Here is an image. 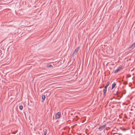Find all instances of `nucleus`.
Returning a JSON list of instances; mask_svg holds the SVG:
<instances>
[{
  "label": "nucleus",
  "instance_id": "obj_1",
  "mask_svg": "<svg viewBox=\"0 0 135 135\" xmlns=\"http://www.w3.org/2000/svg\"><path fill=\"white\" fill-rule=\"evenodd\" d=\"M79 48L80 47L79 46L75 50L74 52L73 53V56H74L77 54V53L78 51V50Z\"/></svg>",
  "mask_w": 135,
  "mask_h": 135
},
{
  "label": "nucleus",
  "instance_id": "obj_2",
  "mask_svg": "<svg viewBox=\"0 0 135 135\" xmlns=\"http://www.w3.org/2000/svg\"><path fill=\"white\" fill-rule=\"evenodd\" d=\"M106 125L105 124L103 125L98 128V129L99 131H101L105 127Z\"/></svg>",
  "mask_w": 135,
  "mask_h": 135
},
{
  "label": "nucleus",
  "instance_id": "obj_3",
  "mask_svg": "<svg viewBox=\"0 0 135 135\" xmlns=\"http://www.w3.org/2000/svg\"><path fill=\"white\" fill-rule=\"evenodd\" d=\"M61 113L60 112L57 113L55 115V118L56 119L59 118L60 116Z\"/></svg>",
  "mask_w": 135,
  "mask_h": 135
},
{
  "label": "nucleus",
  "instance_id": "obj_4",
  "mask_svg": "<svg viewBox=\"0 0 135 135\" xmlns=\"http://www.w3.org/2000/svg\"><path fill=\"white\" fill-rule=\"evenodd\" d=\"M121 69V67H119L117 69L115 70L114 72V73H117L118 71H120Z\"/></svg>",
  "mask_w": 135,
  "mask_h": 135
},
{
  "label": "nucleus",
  "instance_id": "obj_5",
  "mask_svg": "<svg viewBox=\"0 0 135 135\" xmlns=\"http://www.w3.org/2000/svg\"><path fill=\"white\" fill-rule=\"evenodd\" d=\"M107 90V88H106L104 87L103 89V92L104 93L103 95L104 96H105V93H106Z\"/></svg>",
  "mask_w": 135,
  "mask_h": 135
},
{
  "label": "nucleus",
  "instance_id": "obj_6",
  "mask_svg": "<svg viewBox=\"0 0 135 135\" xmlns=\"http://www.w3.org/2000/svg\"><path fill=\"white\" fill-rule=\"evenodd\" d=\"M116 83H113L112 85V89L116 85Z\"/></svg>",
  "mask_w": 135,
  "mask_h": 135
},
{
  "label": "nucleus",
  "instance_id": "obj_7",
  "mask_svg": "<svg viewBox=\"0 0 135 135\" xmlns=\"http://www.w3.org/2000/svg\"><path fill=\"white\" fill-rule=\"evenodd\" d=\"M47 129H45V131H44V135H46V134L47 133Z\"/></svg>",
  "mask_w": 135,
  "mask_h": 135
},
{
  "label": "nucleus",
  "instance_id": "obj_8",
  "mask_svg": "<svg viewBox=\"0 0 135 135\" xmlns=\"http://www.w3.org/2000/svg\"><path fill=\"white\" fill-rule=\"evenodd\" d=\"M109 82H107L106 86H105L104 88H107V87L109 86Z\"/></svg>",
  "mask_w": 135,
  "mask_h": 135
},
{
  "label": "nucleus",
  "instance_id": "obj_9",
  "mask_svg": "<svg viewBox=\"0 0 135 135\" xmlns=\"http://www.w3.org/2000/svg\"><path fill=\"white\" fill-rule=\"evenodd\" d=\"M135 47V44H133L131 46V47L132 48H134Z\"/></svg>",
  "mask_w": 135,
  "mask_h": 135
},
{
  "label": "nucleus",
  "instance_id": "obj_10",
  "mask_svg": "<svg viewBox=\"0 0 135 135\" xmlns=\"http://www.w3.org/2000/svg\"><path fill=\"white\" fill-rule=\"evenodd\" d=\"M19 108L21 110H22L23 108V106H22V105H20L19 106Z\"/></svg>",
  "mask_w": 135,
  "mask_h": 135
},
{
  "label": "nucleus",
  "instance_id": "obj_11",
  "mask_svg": "<svg viewBox=\"0 0 135 135\" xmlns=\"http://www.w3.org/2000/svg\"><path fill=\"white\" fill-rule=\"evenodd\" d=\"M45 98V95H43V101L44 100Z\"/></svg>",
  "mask_w": 135,
  "mask_h": 135
},
{
  "label": "nucleus",
  "instance_id": "obj_12",
  "mask_svg": "<svg viewBox=\"0 0 135 135\" xmlns=\"http://www.w3.org/2000/svg\"><path fill=\"white\" fill-rule=\"evenodd\" d=\"M47 67H52V66L51 65H48L47 66Z\"/></svg>",
  "mask_w": 135,
  "mask_h": 135
}]
</instances>
